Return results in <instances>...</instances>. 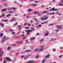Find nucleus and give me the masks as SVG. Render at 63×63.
<instances>
[{"label":"nucleus","mask_w":63,"mask_h":63,"mask_svg":"<svg viewBox=\"0 0 63 63\" xmlns=\"http://www.w3.org/2000/svg\"><path fill=\"white\" fill-rule=\"evenodd\" d=\"M41 15H42V14L39 13L37 14V15L38 16H39L41 17Z\"/></svg>","instance_id":"12"},{"label":"nucleus","mask_w":63,"mask_h":63,"mask_svg":"<svg viewBox=\"0 0 63 63\" xmlns=\"http://www.w3.org/2000/svg\"><path fill=\"white\" fill-rule=\"evenodd\" d=\"M8 21V19H6L4 20H2V22H6V21Z\"/></svg>","instance_id":"13"},{"label":"nucleus","mask_w":63,"mask_h":63,"mask_svg":"<svg viewBox=\"0 0 63 63\" xmlns=\"http://www.w3.org/2000/svg\"><path fill=\"white\" fill-rule=\"evenodd\" d=\"M22 43H23L22 41H21V42H19V43L20 44H22Z\"/></svg>","instance_id":"37"},{"label":"nucleus","mask_w":63,"mask_h":63,"mask_svg":"<svg viewBox=\"0 0 63 63\" xmlns=\"http://www.w3.org/2000/svg\"><path fill=\"white\" fill-rule=\"evenodd\" d=\"M56 40V38L55 39H51V41H55Z\"/></svg>","instance_id":"11"},{"label":"nucleus","mask_w":63,"mask_h":63,"mask_svg":"<svg viewBox=\"0 0 63 63\" xmlns=\"http://www.w3.org/2000/svg\"><path fill=\"white\" fill-rule=\"evenodd\" d=\"M29 57V56H27L26 57H25L24 58V59L25 60V59H27V57Z\"/></svg>","instance_id":"17"},{"label":"nucleus","mask_w":63,"mask_h":63,"mask_svg":"<svg viewBox=\"0 0 63 63\" xmlns=\"http://www.w3.org/2000/svg\"><path fill=\"white\" fill-rule=\"evenodd\" d=\"M31 49H33V47L31 46Z\"/></svg>","instance_id":"48"},{"label":"nucleus","mask_w":63,"mask_h":63,"mask_svg":"<svg viewBox=\"0 0 63 63\" xmlns=\"http://www.w3.org/2000/svg\"><path fill=\"white\" fill-rule=\"evenodd\" d=\"M27 18H29V16H27Z\"/></svg>","instance_id":"56"},{"label":"nucleus","mask_w":63,"mask_h":63,"mask_svg":"<svg viewBox=\"0 0 63 63\" xmlns=\"http://www.w3.org/2000/svg\"><path fill=\"white\" fill-rule=\"evenodd\" d=\"M59 31V30L58 29H57L56 30L55 32H58Z\"/></svg>","instance_id":"34"},{"label":"nucleus","mask_w":63,"mask_h":63,"mask_svg":"<svg viewBox=\"0 0 63 63\" xmlns=\"http://www.w3.org/2000/svg\"><path fill=\"white\" fill-rule=\"evenodd\" d=\"M6 61H11L12 60H11V59H10L9 57H7L6 58Z\"/></svg>","instance_id":"1"},{"label":"nucleus","mask_w":63,"mask_h":63,"mask_svg":"<svg viewBox=\"0 0 63 63\" xmlns=\"http://www.w3.org/2000/svg\"><path fill=\"white\" fill-rule=\"evenodd\" d=\"M45 23H41L42 24H45Z\"/></svg>","instance_id":"61"},{"label":"nucleus","mask_w":63,"mask_h":63,"mask_svg":"<svg viewBox=\"0 0 63 63\" xmlns=\"http://www.w3.org/2000/svg\"><path fill=\"white\" fill-rule=\"evenodd\" d=\"M46 61V60L45 59H44L43 60V61L42 62V63H44Z\"/></svg>","instance_id":"23"},{"label":"nucleus","mask_w":63,"mask_h":63,"mask_svg":"<svg viewBox=\"0 0 63 63\" xmlns=\"http://www.w3.org/2000/svg\"><path fill=\"white\" fill-rule=\"evenodd\" d=\"M0 60L1 62L2 61V58H1Z\"/></svg>","instance_id":"41"},{"label":"nucleus","mask_w":63,"mask_h":63,"mask_svg":"<svg viewBox=\"0 0 63 63\" xmlns=\"http://www.w3.org/2000/svg\"><path fill=\"white\" fill-rule=\"evenodd\" d=\"M39 55H37L36 57H35L36 58H38L39 57Z\"/></svg>","instance_id":"29"},{"label":"nucleus","mask_w":63,"mask_h":63,"mask_svg":"<svg viewBox=\"0 0 63 63\" xmlns=\"http://www.w3.org/2000/svg\"><path fill=\"white\" fill-rule=\"evenodd\" d=\"M41 24H40L39 25V27H41Z\"/></svg>","instance_id":"62"},{"label":"nucleus","mask_w":63,"mask_h":63,"mask_svg":"<svg viewBox=\"0 0 63 63\" xmlns=\"http://www.w3.org/2000/svg\"><path fill=\"white\" fill-rule=\"evenodd\" d=\"M11 16V15L10 14H7L6 15V16L7 17H9V16Z\"/></svg>","instance_id":"9"},{"label":"nucleus","mask_w":63,"mask_h":63,"mask_svg":"<svg viewBox=\"0 0 63 63\" xmlns=\"http://www.w3.org/2000/svg\"><path fill=\"white\" fill-rule=\"evenodd\" d=\"M33 28V27H31V29H32Z\"/></svg>","instance_id":"63"},{"label":"nucleus","mask_w":63,"mask_h":63,"mask_svg":"<svg viewBox=\"0 0 63 63\" xmlns=\"http://www.w3.org/2000/svg\"><path fill=\"white\" fill-rule=\"evenodd\" d=\"M31 6H33V7H35V6H37V5H35L34 4H31Z\"/></svg>","instance_id":"10"},{"label":"nucleus","mask_w":63,"mask_h":63,"mask_svg":"<svg viewBox=\"0 0 63 63\" xmlns=\"http://www.w3.org/2000/svg\"><path fill=\"white\" fill-rule=\"evenodd\" d=\"M5 40H5V38H4V36H3V38L2 40V41H1V42L3 43L4 42V41H5Z\"/></svg>","instance_id":"5"},{"label":"nucleus","mask_w":63,"mask_h":63,"mask_svg":"<svg viewBox=\"0 0 63 63\" xmlns=\"http://www.w3.org/2000/svg\"><path fill=\"white\" fill-rule=\"evenodd\" d=\"M41 20H45V19H43V18H41Z\"/></svg>","instance_id":"49"},{"label":"nucleus","mask_w":63,"mask_h":63,"mask_svg":"<svg viewBox=\"0 0 63 63\" xmlns=\"http://www.w3.org/2000/svg\"><path fill=\"white\" fill-rule=\"evenodd\" d=\"M7 49L8 50H9L10 49V46L8 47Z\"/></svg>","instance_id":"21"},{"label":"nucleus","mask_w":63,"mask_h":63,"mask_svg":"<svg viewBox=\"0 0 63 63\" xmlns=\"http://www.w3.org/2000/svg\"><path fill=\"white\" fill-rule=\"evenodd\" d=\"M25 32H27V33H28L29 32V30H26Z\"/></svg>","instance_id":"27"},{"label":"nucleus","mask_w":63,"mask_h":63,"mask_svg":"<svg viewBox=\"0 0 63 63\" xmlns=\"http://www.w3.org/2000/svg\"><path fill=\"white\" fill-rule=\"evenodd\" d=\"M52 25H53V24H50L49 25V26H52Z\"/></svg>","instance_id":"36"},{"label":"nucleus","mask_w":63,"mask_h":63,"mask_svg":"<svg viewBox=\"0 0 63 63\" xmlns=\"http://www.w3.org/2000/svg\"><path fill=\"white\" fill-rule=\"evenodd\" d=\"M12 21H16V19L15 18H13L12 19Z\"/></svg>","instance_id":"19"},{"label":"nucleus","mask_w":63,"mask_h":63,"mask_svg":"<svg viewBox=\"0 0 63 63\" xmlns=\"http://www.w3.org/2000/svg\"><path fill=\"white\" fill-rule=\"evenodd\" d=\"M49 55H48L46 57V58H48L49 57Z\"/></svg>","instance_id":"20"},{"label":"nucleus","mask_w":63,"mask_h":63,"mask_svg":"<svg viewBox=\"0 0 63 63\" xmlns=\"http://www.w3.org/2000/svg\"><path fill=\"white\" fill-rule=\"evenodd\" d=\"M63 6V5H62V3H61L59 4V6Z\"/></svg>","instance_id":"24"},{"label":"nucleus","mask_w":63,"mask_h":63,"mask_svg":"<svg viewBox=\"0 0 63 63\" xmlns=\"http://www.w3.org/2000/svg\"><path fill=\"white\" fill-rule=\"evenodd\" d=\"M46 12H47V11H45V12L43 11V12H42V13H43V14H45V13H46Z\"/></svg>","instance_id":"28"},{"label":"nucleus","mask_w":63,"mask_h":63,"mask_svg":"<svg viewBox=\"0 0 63 63\" xmlns=\"http://www.w3.org/2000/svg\"><path fill=\"white\" fill-rule=\"evenodd\" d=\"M3 35V33H2V34H0V37H2Z\"/></svg>","instance_id":"35"},{"label":"nucleus","mask_w":63,"mask_h":63,"mask_svg":"<svg viewBox=\"0 0 63 63\" xmlns=\"http://www.w3.org/2000/svg\"><path fill=\"white\" fill-rule=\"evenodd\" d=\"M3 63H7V62H6V61H4L3 62Z\"/></svg>","instance_id":"43"},{"label":"nucleus","mask_w":63,"mask_h":63,"mask_svg":"<svg viewBox=\"0 0 63 63\" xmlns=\"http://www.w3.org/2000/svg\"><path fill=\"white\" fill-rule=\"evenodd\" d=\"M10 31H11V32H13V30L11 29H10Z\"/></svg>","instance_id":"42"},{"label":"nucleus","mask_w":63,"mask_h":63,"mask_svg":"<svg viewBox=\"0 0 63 63\" xmlns=\"http://www.w3.org/2000/svg\"><path fill=\"white\" fill-rule=\"evenodd\" d=\"M12 34H13V35H15V33L14 32H13L12 33Z\"/></svg>","instance_id":"39"},{"label":"nucleus","mask_w":63,"mask_h":63,"mask_svg":"<svg viewBox=\"0 0 63 63\" xmlns=\"http://www.w3.org/2000/svg\"><path fill=\"white\" fill-rule=\"evenodd\" d=\"M33 22V21H32V20H31V23H32Z\"/></svg>","instance_id":"44"},{"label":"nucleus","mask_w":63,"mask_h":63,"mask_svg":"<svg viewBox=\"0 0 63 63\" xmlns=\"http://www.w3.org/2000/svg\"><path fill=\"white\" fill-rule=\"evenodd\" d=\"M6 11V10L5 9H4L2 10V12H5Z\"/></svg>","instance_id":"15"},{"label":"nucleus","mask_w":63,"mask_h":63,"mask_svg":"<svg viewBox=\"0 0 63 63\" xmlns=\"http://www.w3.org/2000/svg\"><path fill=\"white\" fill-rule=\"evenodd\" d=\"M53 51H55V49H53Z\"/></svg>","instance_id":"46"},{"label":"nucleus","mask_w":63,"mask_h":63,"mask_svg":"<svg viewBox=\"0 0 63 63\" xmlns=\"http://www.w3.org/2000/svg\"><path fill=\"white\" fill-rule=\"evenodd\" d=\"M32 9H28V12L29 13V12H31V11H32Z\"/></svg>","instance_id":"14"},{"label":"nucleus","mask_w":63,"mask_h":63,"mask_svg":"<svg viewBox=\"0 0 63 63\" xmlns=\"http://www.w3.org/2000/svg\"><path fill=\"white\" fill-rule=\"evenodd\" d=\"M40 2V1H35V3H37V2Z\"/></svg>","instance_id":"47"},{"label":"nucleus","mask_w":63,"mask_h":63,"mask_svg":"<svg viewBox=\"0 0 63 63\" xmlns=\"http://www.w3.org/2000/svg\"><path fill=\"white\" fill-rule=\"evenodd\" d=\"M25 41L27 43H28V40H26Z\"/></svg>","instance_id":"52"},{"label":"nucleus","mask_w":63,"mask_h":63,"mask_svg":"<svg viewBox=\"0 0 63 63\" xmlns=\"http://www.w3.org/2000/svg\"><path fill=\"white\" fill-rule=\"evenodd\" d=\"M32 30H29V32H32Z\"/></svg>","instance_id":"50"},{"label":"nucleus","mask_w":63,"mask_h":63,"mask_svg":"<svg viewBox=\"0 0 63 63\" xmlns=\"http://www.w3.org/2000/svg\"><path fill=\"white\" fill-rule=\"evenodd\" d=\"M25 51L26 52H30V51H31V50H27Z\"/></svg>","instance_id":"7"},{"label":"nucleus","mask_w":63,"mask_h":63,"mask_svg":"<svg viewBox=\"0 0 63 63\" xmlns=\"http://www.w3.org/2000/svg\"><path fill=\"white\" fill-rule=\"evenodd\" d=\"M25 36V35L24 34H23L22 35V37H23V36Z\"/></svg>","instance_id":"55"},{"label":"nucleus","mask_w":63,"mask_h":63,"mask_svg":"<svg viewBox=\"0 0 63 63\" xmlns=\"http://www.w3.org/2000/svg\"><path fill=\"white\" fill-rule=\"evenodd\" d=\"M4 16V14H3L2 15L0 16V18Z\"/></svg>","instance_id":"25"},{"label":"nucleus","mask_w":63,"mask_h":63,"mask_svg":"<svg viewBox=\"0 0 63 63\" xmlns=\"http://www.w3.org/2000/svg\"><path fill=\"white\" fill-rule=\"evenodd\" d=\"M55 11H57V9H55Z\"/></svg>","instance_id":"64"},{"label":"nucleus","mask_w":63,"mask_h":63,"mask_svg":"<svg viewBox=\"0 0 63 63\" xmlns=\"http://www.w3.org/2000/svg\"><path fill=\"white\" fill-rule=\"evenodd\" d=\"M3 23H0V25H1V26L2 24Z\"/></svg>","instance_id":"59"},{"label":"nucleus","mask_w":63,"mask_h":63,"mask_svg":"<svg viewBox=\"0 0 63 63\" xmlns=\"http://www.w3.org/2000/svg\"><path fill=\"white\" fill-rule=\"evenodd\" d=\"M36 39V38H35V37H32L30 39V40L31 41H32L33 40H35Z\"/></svg>","instance_id":"3"},{"label":"nucleus","mask_w":63,"mask_h":63,"mask_svg":"<svg viewBox=\"0 0 63 63\" xmlns=\"http://www.w3.org/2000/svg\"><path fill=\"white\" fill-rule=\"evenodd\" d=\"M27 25V23H24V25Z\"/></svg>","instance_id":"54"},{"label":"nucleus","mask_w":63,"mask_h":63,"mask_svg":"<svg viewBox=\"0 0 63 63\" xmlns=\"http://www.w3.org/2000/svg\"><path fill=\"white\" fill-rule=\"evenodd\" d=\"M57 27L58 28V29H62V27L59 25L57 26Z\"/></svg>","instance_id":"2"},{"label":"nucleus","mask_w":63,"mask_h":63,"mask_svg":"<svg viewBox=\"0 0 63 63\" xmlns=\"http://www.w3.org/2000/svg\"><path fill=\"white\" fill-rule=\"evenodd\" d=\"M12 9H13L14 10H16V8H15L14 7H12L11 8Z\"/></svg>","instance_id":"26"},{"label":"nucleus","mask_w":63,"mask_h":63,"mask_svg":"<svg viewBox=\"0 0 63 63\" xmlns=\"http://www.w3.org/2000/svg\"><path fill=\"white\" fill-rule=\"evenodd\" d=\"M25 57V56H22L21 58H23V57Z\"/></svg>","instance_id":"51"},{"label":"nucleus","mask_w":63,"mask_h":63,"mask_svg":"<svg viewBox=\"0 0 63 63\" xmlns=\"http://www.w3.org/2000/svg\"><path fill=\"white\" fill-rule=\"evenodd\" d=\"M44 41V39H42L40 40V42H43Z\"/></svg>","instance_id":"30"},{"label":"nucleus","mask_w":63,"mask_h":63,"mask_svg":"<svg viewBox=\"0 0 63 63\" xmlns=\"http://www.w3.org/2000/svg\"><path fill=\"white\" fill-rule=\"evenodd\" d=\"M1 26L2 27H3L4 26V25H3V24H2L1 25Z\"/></svg>","instance_id":"38"},{"label":"nucleus","mask_w":63,"mask_h":63,"mask_svg":"<svg viewBox=\"0 0 63 63\" xmlns=\"http://www.w3.org/2000/svg\"><path fill=\"white\" fill-rule=\"evenodd\" d=\"M44 7V5H43L41 6V7Z\"/></svg>","instance_id":"57"},{"label":"nucleus","mask_w":63,"mask_h":63,"mask_svg":"<svg viewBox=\"0 0 63 63\" xmlns=\"http://www.w3.org/2000/svg\"><path fill=\"white\" fill-rule=\"evenodd\" d=\"M31 25V24H30V23H29V24H28L27 25H28V26H29V25Z\"/></svg>","instance_id":"45"},{"label":"nucleus","mask_w":63,"mask_h":63,"mask_svg":"<svg viewBox=\"0 0 63 63\" xmlns=\"http://www.w3.org/2000/svg\"><path fill=\"white\" fill-rule=\"evenodd\" d=\"M43 48H42L41 49L39 50V52L41 51H42V50H43Z\"/></svg>","instance_id":"22"},{"label":"nucleus","mask_w":63,"mask_h":63,"mask_svg":"<svg viewBox=\"0 0 63 63\" xmlns=\"http://www.w3.org/2000/svg\"><path fill=\"white\" fill-rule=\"evenodd\" d=\"M37 13H38V12H34V14H35V15L37 14Z\"/></svg>","instance_id":"32"},{"label":"nucleus","mask_w":63,"mask_h":63,"mask_svg":"<svg viewBox=\"0 0 63 63\" xmlns=\"http://www.w3.org/2000/svg\"><path fill=\"white\" fill-rule=\"evenodd\" d=\"M39 50V49L37 48V49H34V51H38Z\"/></svg>","instance_id":"16"},{"label":"nucleus","mask_w":63,"mask_h":63,"mask_svg":"<svg viewBox=\"0 0 63 63\" xmlns=\"http://www.w3.org/2000/svg\"><path fill=\"white\" fill-rule=\"evenodd\" d=\"M49 34V32H48L47 31H46V34L45 35V36H48Z\"/></svg>","instance_id":"4"},{"label":"nucleus","mask_w":63,"mask_h":63,"mask_svg":"<svg viewBox=\"0 0 63 63\" xmlns=\"http://www.w3.org/2000/svg\"><path fill=\"white\" fill-rule=\"evenodd\" d=\"M4 52H3V51H2L1 52H0V57H1V55H3V53Z\"/></svg>","instance_id":"6"},{"label":"nucleus","mask_w":63,"mask_h":63,"mask_svg":"<svg viewBox=\"0 0 63 63\" xmlns=\"http://www.w3.org/2000/svg\"><path fill=\"white\" fill-rule=\"evenodd\" d=\"M15 38H16V39H18V37L17 36H16L15 37Z\"/></svg>","instance_id":"53"},{"label":"nucleus","mask_w":63,"mask_h":63,"mask_svg":"<svg viewBox=\"0 0 63 63\" xmlns=\"http://www.w3.org/2000/svg\"><path fill=\"white\" fill-rule=\"evenodd\" d=\"M12 46H16V44H12Z\"/></svg>","instance_id":"33"},{"label":"nucleus","mask_w":63,"mask_h":63,"mask_svg":"<svg viewBox=\"0 0 63 63\" xmlns=\"http://www.w3.org/2000/svg\"><path fill=\"white\" fill-rule=\"evenodd\" d=\"M49 12H47V15H49Z\"/></svg>","instance_id":"58"},{"label":"nucleus","mask_w":63,"mask_h":63,"mask_svg":"<svg viewBox=\"0 0 63 63\" xmlns=\"http://www.w3.org/2000/svg\"><path fill=\"white\" fill-rule=\"evenodd\" d=\"M48 18V17H45V20H47V19Z\"/></svg>","instance_id":"31"},{"label":"nucleus","mask_w":63,"mask_h":63,"mask_svg":"<svg viewBox=\"0 0 63 63\" xmlns=\"http://www.w3.org/2000/svg\"><path fill=\"white\" fill-rule=\"evenodd\" d=\"M26 35H29V33H27Z\"/></svg>","instance_id":"60"},{"label":"nucleus","mask_w":63,"mask_h":63,"mask_svg":"<svg viewBox=\"0 0 63 63\" xmlns=\"http://www.w3.org/2000/svg\"><path fill=\"white\" fill-rule=\"evenodd\" d=\"M4 39H5V40H8V39H10V38H6V36H4Z\"/></svg>","instance_id":"8"},{"label":"nucleus","mask_w":63,"mask_h":63,"mask_svg":"<svg viewBox=\"0 0 63 63\" xmlns=\"http://www.w3.org/2000/svg\"><path fill=\"white\" fill-rule=\"evenodd\" d=\"M62 57V55H61L59 56V58H61V57Z\"/></svg>","instance_id":"40"},{"label":"nucleus","mask_w":63,"mask_h":63,"mask_svg":"<svg viewBox=\"0 0 63 63\" xmlns=\"http://www.w3.org/2000/svg\"><path fill=\"white\" fill-rule=\"evenodd\" d=\"M52 10L53 11H55V7H53V8H52Z\"/></svg>","instance_id":"18"}]
</instances>
